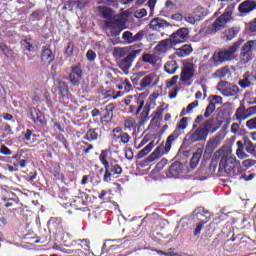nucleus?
I'll return each mask as SVG.
<instances>
[{
	"label": "nucleus",
	"mask_w": 256,
	"mask_h": 256,
	"mask_svg": "<svg viewBox=\"0 0 256 256\" xmlns=\"http://www.w3.org/2000/svg\"><path fill=\"white\" fill-rule=\"evenodd\" d=\"M231 153V148H220L214 153L213 159H215V161L220 159V169L225 171L228 175L235 177V175H239V167L241 163L235 156L231 155Z\"/></svg>",
	"instance_id": "1"
},
{
	"label": "nucleus",
	"mask_w": 256,
	"mask_h": 256,
	"mask_svg": "<svg viewBox=\"0 0 256 256\" xmlns=\"http://www.w3.org/2000/svg\"><path fill=\"white\" fill-rule=\"evenodd\" d=\"M98 13L101 17H103V19H106L104 21L106 29H120V31H123V29H125V23H127V18H125L123 15H115L111 8L103 6L98 7Z\"/></svg>",
	"instance_id": "2"
},
{
	"label": "nucleus",
	"mask_w": 256,
	"mask_h": 256,
	"mask_svg": "<svg viewBox=\"0 0 256 256\" xmlns=\"http://www.w3.org/2000/svg\"><path fill=\"white\" fill-rule=\"evenodd\" d=\"M134 103H136L138 107L135 105H130L129 113H135L136 111V115L140 114V125H144V123H147V121H149V113H151V104H145V94H139L138 98L134 101Z\"/></svg>",
	"instance_id": "3"
},
{
	"label": "nucleus",
	"mask_w": 256,
	"mask_h": 256,
	"mask_svg": "<svg viewBox=\"0 0 256 256\" xmlns=\"http://www.w3.org/2000/svg\"><path fill=\"white\" fill-rule=\"evenodd\" d=\"M233 11H235V3H231L228 5V7L225 9V12L215 19L211 27L208 28V31L210 33H217V31L225 29V25H227L231 21Z\"/></svg>",
	"instance_id": "4"
},
{
	"label": "nucleus",
	"mask_w": 256,
	"mask_h": 256,
	"mask_svg": "<svg viewBox=\"0 0 256 256\" xmlns=\"http://www.w3.org/2000/svg\"><path fill=\"white\" fill-rule=\"evenodd\" d=\"M237 49H239V43H235L227 50L215 52L210 59V63L214 67H217L218 65H221V63H225V61H231Z\"/></svg>",
	"instance_id": "5"
},
{
	"label": "nucleus",
	"mask_w": 256,
	"mask_h": 256,
	"mask_svg": "<svg viewBox=\"0 0 256 256\" xmlns=\"http://www.w3.org/2000/svg\"><path fill=\"white\" fill-rule=\"evenodd\" d=\"M176 139H177V136L170 135L166 140L165 146H158L151 153V155L148 157V163H153V161H157V159H161L163 155H167V153L171 151L173 141H176Z\"/></svg>",
	"instance_id": "6"
},
{
	"label": "nucleus",
	"mask_w": 256,
	"mask_h": 256,
	"mask_svg": "<svg viewBox=\"0 0 256 256\" xmlns=\"http://www.w3.org/2000/svg\"><path fill=\"white\" fill-rule=\"evenodd\" d=\"M211 126V121H206L203 127H200L192 132H190L186 137L190 143H197V141H205L207 135H209V127Z\"/></svg>",
	"instance_id": "7"
},
{
	"label": "nucleus",
	"mask_w": 256,
	"mask_h": 256,
	"mask_svg": "<svg viewBox=\"0 0 256 256\" xmlns=\"http://www.w3.org/2000/svg\"><path fill=\"white\" fill-rule=\"evenodd\" d=\"M253 51H256V40H249L242 46L240 53L241 63H249L253 59Z\"/></svg>",
	"instance_id": "8"
},
{
	"label": "nucleus",
	"mask_w": 256,
	"mask_h": 256,
	"mask_svg": "<svg viewBox=\"0 0 256 256\" xmlns=\"http://www.w3.org/2000/svg\"><path fill=\"white\" fill-rule=\"evenodd\" d=\"M217 91H219L224 97H235V95L239 93V87L229 82L222 81L218 83Z\"/></svg>",
	"instance_id": "9"
},
{
	"label": "nucleus",
	"mask_w": 256,
	"mask_h": 256,
	"mask_svg": "<svg viewBox=\"0 0 256 256\" xmlns=\"http://www.w3.org/2000/svg\"><path fill=\"white\" fill-rule=\"evenodd\" d=\"M207 10L201 6H198L192 13L185 14L184 21L190 25H195L197 21H201L203 17H206Z\"/></svg>",
	"instance_id": "10"
},
{
	"label": "nucleus",
	"mask_w": 256,
	"mask_h": 256,
	"mask_svg": "<svg viewBox=\"0 0 256 256\" xmlns=\"http://www.w3.org/2000/svg\"><path fill=\"white\" fill-rule=\"evenodd\" d=\"M141 53V50H133L131 53H129L128 56H126L124 59H122L118 65L124 73H127L129 69H131V65H133V61L135 60V57Z\"/></svg>",
	"instance_id": "11"
},
{
	"label": "nucleus",
	"mask_w": 256,
	"mask_h": 256,
	"mask_svg": "<svg viewBox=\"0 0 256 256\" xmlns=\"http://www.w3.org/2000/svg\"><path fill=\"white\" fill-rule=\"evenodd\" d=\"M189 35V29L180 28L170 36L172 45H179V43H185Z\"/></svg>",
	"instance_id": "12"
},
{
	"label": "nucleus",
	"mask_w": 256,
	"mask_h": 256,
	"mask_svg": "<svg viewBox=\"0 0 256 256\" xmlns=\"http://www.w3.org/2000/svg\"><path fill=\"white\" fill-rule=\"evenodd\" d=\"M195 69H197V66H195V64H193V63L184 64V67L180 74V80L183 82L191 81V79H193V77H195Z\"/></svg>",
	"instance_id": "13"
},
{
	"label": "nucleus",
	"mask_w": 256,
	"mask_h": 256,
	"mask_svg": "<svg viewBox=\"0 0 256 256\" xmlns=\"http://www.w3.org/2000/svg\"><path fill=\"white\" fill-rule=\"evenodd\" d=\"M209 104L206 107V111L204 113V117H210L211 113H213L215 111V107H217V105H222L223 104V97L218 96V95H211L209 97Z\"/></svg>",
	"instance_id": "14"
},
{
	"label": "nucleus",
	"mask_w": 256,
	"mask_h": 256,
	"mask_svg": "<svg viewBox=\"0 0 256 256\" xmlns=\"http://www.w3.org/2000/svg\"><path fill=\"white\" fill-rule=\"evenodd\" d=\"M256 114V106H252L248 109H245L244 107H239L236 110V119L237 121H245L246 119H249V117Z\"/></svg>",
	"instance_id": "15"
},
{
	"label": "nucleus",
	"mask_w": 256,
	"mask_h": 256,
	"mask_svg": "<svg viewBox=\"0 0 256 256\" xmlns=\"http://www.w3.org/2000/svg\"><path fill=\"white\" fill-rule=\"evenodd\" d=\"M121 173H123V169L121 168V166L115 164V165H107L105 166V174H104V181L106 183H109V181H111V177H113V175H121Z\"/></svg>",
	"instance_id": "16"
},
{
	"label": "nucleus",
	"mask_w": 256,
	"mask_h": 256,
	"mask_svg": "<svg viewBox=\"0 0 256 256\" xmlns=\"http://www.w3.org/2000/svg\"><path fill=\"white\" fill-rule=\"evenodd\" d=\"M221 145V137L215 136L210 138L206 144L204 155L211 157L213 155V151H215Z\"/></svg>",
	"instance_id": "17"
},
{
	"label": "nucleus",
	"mask_w": 256,
	"mask_h": 256,
	"mask_svg": "<svg viewBox=\"0 0 256 256\" xmlns=\"http://www.w3.org/2000/svg\"><path fill=\"white\" fill-rule=\"evenodd\" d=\"M254 9H256L255 0H246L238 7V10L242 15H247L248 13H251V11H254Z\"/></svg>",
	"instance_id": "18"
},
{
	"label": "nucleus",
	"mask_w": 256,
	"mask_h": 256,
	"mask_svg": "<svg viewBox=\"0 0 256 256\" xmlns=\"http://www.w3.org/2000/svg\"><path fill=\"white\" fill-rule=\"evenodd\" d=\"M194 215L201 221L202 225H205L208 221H211V212L205 210V208L200 207L194 211Z\"/></svg>",
	"instance_id": "19"
},
{
	"label": "nucleus",
	"mask_w": 256,
	"mask_h": 256,
	"mask_svg": "<svg viewBox=\"0 0 256 256\" xmlns=\"http://www.w3.org/2000/svg\"><path fill=\"white\" fill-rule=\"evenodd\" d=\"M171 24L164 19L154 18L150 21V29L153 31H159L165 29V27H170Z\"/></svg>",
	"instance_id": "20"
},
{
	"label": "nucleus",
	"mask_w": 256,
	"mask_h": 256,
	"mask_svg": "<svg viewBox=\"0 0 256 256\" xmlns=\"http://www.w3.org/2000/svg\"><path fill=\"white\" fill-rule=\"evenodd\" d=\"M81 79H82L81 68L79 66H76L72 69V72L70 73V83H72V85H74L75 87H78Z\"/></svg>",
	"instance_id": "21"
},
{
	"label": "nucleus",
	"mask_w": 256,
	"mask_h": 256,
	"mask_svg": "<svg viewBox=\"0 0 256 256\" xmlns=\"http://www.w3.org/2000/svg\"><path fill=\"white\" fill-rule=\"evenodd\" d=\"M173 45L174 44L170 38L162 40L158 45L155 46V52L156 53H167V51H169V49H171V47Z\"/></svg>",
	"instance_id": "22"
},
{
	"label": "nucleus",
	"mask_w": 256,
	"mask_h": 256,
	"mask_svg": "<svg viewBox=\"0 0 256 256\" xmlns=\"http://www.w3.org/2000/svg\"><path fill=\"white\" fill-rule=\"evenodd\" d=\"M137 127L139 124L137 123V119L133 117H128L124 121V131H137Z\"/></svg>",
	"instance_id": "23"
},
{
	"label": "nucleus",
	"mask_w": 256,
	"mask_h": 256,
	"mask_svg": "<svg viewBox=\"0 0 256 256\" xmlns=\"http://www.w3.org/2000/svg\"><path fill=\"white\" fill-rule=\"evenodd\" d=\"M30 115L34 123H45V116L43 115L42 111L32 108L30 110Z\"/></svg>",
	"instance_id": "24"
},
{
	"label": "nucleus",
	"mask_w": 256,
	"mask_h": 256,
	"mask_svg": "<svg viewBox=\"0 0 256 256\" xmlns=\"http://www.w3.org/2000/svg\"><path fill=\"white\" fill-rule=\"evenodd\" d=\"M129 53H133L131 47H124V48H114L113 55L116 59H122V57L129 56Z\"/></svg>",
	"instance_id": "25"
},
{
	"label": "nucleus",
	"mask_w": 256,
	"mask_h": 256,
	"mask_svg": "<svg viewBox=\"0 0 256 256\" xmlns=\"http://www.w3.org/2000/svg\"><path fill=\"white\" fill-rule=\"evenodd\" d=\"M201 157H203V149L202 148H198L195 153H193V156L190 160V167L192 169H195V167H197V165H199V162L201 161Z\"/></svg>",
	"instance_id": "26"
},
{
	"label": "nucleus",
	"mask_w": 256,
	"mask_h": 256,
	"mask_svg": "<svg viewBox=\"0 0 256 256\" xmlns=\"http://www.w3.org/2000/svg\"><path fill=\"white\" fill-rule=\"evenodd\" d=\"M41 59L44 61V63H53V60L55 59V55L53 54V51H51V48L44 47L41 54Z\"/></svg>",
	"instance_id": "27"
},
{
	"label": "nucleus",
	"mask_w": 256,
	"mask_h": 256,
	"mask_svg": "<svg viewBox=\"0 0 256 256\" xmlns=\"http://www.w3.org/2000/svg\"><path fill=\"white\" fill-rule=\"evenodd\" d=\"M177 69H179V64H177L175 60H170L164 65V71H166L168 75H175Z\"/></svg>",
	"instance_id": "28"
},
{
	"label": "nucleus",
	"mask_w": 256,
	"mask_h": 256,
	"mask_svg": "<svg viewBox=\"0 0 256 256\" xmlns=\"http://www.w3.org/2000/svg\"><path fill=\"white\" fill-rule=\"evenodd\" d=\"M192 51L193 48H191V45L185 44L182 47L176 49L175 55H177V57H187L188 55H191Z\"/></svg>",
	"instance_id": "29"
},
{
	"label": "nucleus",
	"mask_w": 256,
	"mask_h": 256,
	"mask_svg": "<svg viewBox=\"0 0 256 256\" xmlns=\"http://www.w3.org/2000/svg\"><path fill=\"white\" fill-rule=\"evenodd\" d=\"M155 77H157V75H155V73H150V74L146 75L144 78L141 79L140 87H142L143 89H145L147 87H151V83H153V81H155Z\"/></svg>",
	"instance_id": "30"
},
{
	"label": "nucleus",
	"mask_w": 256,
	"mask_h": 256,
	"mask_svg": "<svg viewBox=\"0 0 256 256\" xmlns=\"http://www.w3.org/2000/svg\"><path fill=\"white\" fill-rule=\"evenodd\" d=\"M236 145V155L238 159H247V157H249V154L245 153V146L243 145V141H237Z\"/></svg>",
	"instance_id": "31"
},
{
	"label": "nucleus",
	"mask_w": 256,
	"mask_h": 256,
	"mask_svg": "<svg viewBox=\"0 0 256 256\" xmlns=\"http://www.w3.org/2000/svg\"><path fill=\"white\" fill-rule=\"evenodd\" d=\"M155 147V142L151 141L145 148H143L138 154L137 159H143V157H147L151 151H153V148Z\"/></svg>",
	"instance_id": "32"
},
{
	"label": "nucleus",
	"mask_w": 256,
	"mask_h": 256,
	"mask_svg": "<svg viewBox=\"0 0 256 256\" xmlns=\"http://www.w3.org/2000/svg\"><path fill=\"white\" fill-rule=\"evenodd\" d=\"M251 81H253V75L246 73L243 76V79L239 80L238 85L242 87V89H247V87L251 86Z\"/></svg>",
	"instance_id": "33"
},
{
	"label": "nucleus",
	"mask_w": 256,
	"mask_h": 256,
	"mask_svg": "<svg viewBox=\"0 0 256 256\" xmlns=\"http://www.w3.org/2000/svg\"><path fill=\"white\" fill-rule=\"evenodd\" d=\"M56 87H58L59 93L62 95V97H67V93H69V87L67 86V83L61 80H56Z\"/></svg>",
	"instance_id": "34"
},
{
	"label": "nucleus",
	"mask_w": 256,
	"mask_h": 256,
	"mask_svg": "<svg viewBox=\"0 0 256 256\" xmlns=\"http://www.w3.org/2000/svg\"><path fill=\"white\" fill-rule=\"evenodd\" d=\"M104 111L106 114L104 115L103 119L106 121H111V119H113V111H115V104H108Z\"/></svg>",
	"instance_id": "35"
},
{
	"label": "nucleus",
	"mask_w": 256,
	"mask_h": 256,
	"mask_svg": "<svg viewBox=\"0 0 256 256\" xmlns=\"http://www.w3.org/2000/svg\"><path fill=\"white\" fill-rule=\"evenodd\" d=\"M196 107H199V101L195 100L194 102L190 103L186 108L182 109L181 111V117L185 115H189L193 109H196Z\"/></svg>",
	"instance_id": "36"
},
{
	"label": "nucleus",
	"mask_w": 256,
	"mask_h": 256,
	"mask_svg": "<svg viewBox=\"0 0 256 256\" xmlns=\"http://www.w3.org/2000/svg\"><path fill=\"white\" fill-rule=\"evenodd\" d=\"M188 119L187 118H182L179 123L177 124V128L174 132V135L175 137H179V135H175V133H179V131H185V129H187V125H188Z\"/></svg>",
	"instance_id": "37"
},
{
	"label": "nucleus",
	"mask_w": 256,
	"mask_h": 256,
	"mask_svg": "<svg viewBox=\"0 0 256 256\" xmlns=\"http://www.w3.org/2000/svg\"><path fill=\"white\" fill-rule=\"evenodd\" d=\"M142 61L144 63H149V65H157V56H155V54H144L142 56Z\"/></svg>",
	"instance_id": "38"
},
{
	"label": "nucleus",
	"mask_w": 256,
	"mask_h": 256,
	"mask_svg": "<svg viewBox=\"0 0 256 256\" xmlns=\"http://www.w3.org/2000/svg\"><path fill=\"white\" fill-rule=\"evenodd\" d=\"M238 31L235 28L228 29L224 32V35L228 41H231V39H234V37H237Z\"/></svg>",
	"instance_id": "39"
},
{
	"label": "nucleus",
	"mask_w": 256,
	"mask_h": 256,
	"mask_svg": "<svg viewBox=\"0 0 256 256\" xmlns=\"http://www.w3.org/2000/svg\"><path fill=\"white\" fill-rule=\"evenodd\" d=\"M116 139H120V143H122L123 145H127V143L131 141V136H129L125 132H122L119 136H116Z\"/></svg>",
	"instance_id": "40"
},
{
	"label": "nucleus",
	"mask_w": 256,
	"mask_h": 256,
	"mask_svg": "<svg viewBox=\"0 0 256 256\" xmlns=\"http://www.w3.org/2000/svg\"><path fill=\"white\" fill-rule=\"evenodd\" d=\"M229 73V68L227 67H222L219 70H217L214 73L215 77H218L219 79H222V77H226V75Z\"/></svg>",
	"instance_id": "41"
},
{
	"label": "nucleus",
	"mask_w": 256,
	"mask_h": 256,
	"mask_svg": "<svg viewBox=\"0 0 256 256\" xmlns=\"http://www.w3.org/2000/svg\"><path fill=\"white\" fill-rule=\"evenodd\" d=\"M109 155V152L107 150H102L101 154L99 156L100 162L104 167H107L109 165V162L107 161V156Z\"/></svg>",
	"instance_id": "42"
},
{
	"label": "nucleus",
	"mask_w": 256,
	"mask_h": 256,
	"mask_svg": "<svg viewBox=\"0 0 256 256\" xmlns=\"http://www.w3.org/2000/svg\"><path fill=\"white\" fill-rule=\"evenodd\" d=\"M119 89H123L124 91H126V93H129V91H131V89H133V85H131V82H129V80H125L119 86Z\"/></svg>",
	"instance_id": "43"
},
{
	"label": "nucleus",
	"mask_w": 256,
	"mask_h": 256,
	"mask_svg": "<svg viewBox=\"0 0 256 256\" xmlns=\"http://www.w3.org/2000/svg\"><path fill=\"white\" fill-rule=\"evenodd\" d=\"M98 135H97V132H95V130H89L87 133H86V139L88 141H96Z\"/></svg>",
	"instance_id": "44"
},
{
	"label": "nucleus",
	"mask_w": 256,
	"mask_h": 256,
	"mask_svg": "<svg viewBox=\"0 0 256 256\" xmlns=\"http://www.w3.org/2000/svg\"><path fill=\"white\" fill-rule=\"evenodd\" d=\"M145 15H147V10L145 8L138 9L134 13V17H136V19H142Z\"/></svg>",
	"instance_id": "45"
},
{
	"label": "nucleus",
	"mask_w": 256,
	"mask_h": 256,
	"mask_svg": "<svg viewBox=\"0 0 256 256\" xmlns=\"http://www.w3.org/2000/svg\"><path fill=\"white\" fill-rule=\"evenodd\" d=\"M122 39L128 43H133V33H131V31H125L122 35Z\"/></svg>",
	"instance_id": "46"
},
{
	"label": "nucleus",
	"mask_w": 256,
	"mask_h": 256,
	"mask_svg": "<svg viewBox=\"0 0 256 256\" xmlns=\"http://www.w3.org/2000/svg\"><path fill=\"white\" fill-rule=\"evenodd\" d=\"M177 81H179V76H173V77L166 83L167 89H171V87H174V85H177Z\"/></svg>",
	"instance_id": "47"
},
{
	"label": "nucleus",
	"mask_w": 256,
	"mask_h": 256,
	"mask_svg": "<svg viewBox=\"0 0 256 256\" xmlns=\"http://www.w3.org/2000/svg\"><path fill=\"white\" fill-rule=\"evenodd\" d=\"M244 147L247 153H250V155H254L255 145H253V142L247 143L246 145H244Z\"/></svg>",
	"instance_id": "48"
},
{
	"label": "nucleus",
	"mask_w": 256,
	"mask_h": 256,
	"mask_svg": "<svg viewBox=\"0 0 256 256\" xmlns=\"http://www.w3.org/2000/svg\"><path fill=\"white\" fill-rule=\"evenodd\" d=\"M246 127L250 130H256V117L246 122Z\"/></svg>",
	"instance_id": "49"
},
{
	"label": "nucleus",
	"mask_w": 256,
	"mask_h": 256,
	"mask_svg": "<svg viewBox=\"0 0 256 256\" xmlns=\"http://www.w3.org/2000/svg\"><path fill=\"white\" fill-rule=\"evenodd\" d=\"M88 61H95L97 59V54L93 50H88L86 53Z\"/></svg>",
	"instance_id": "50"
},
{
	"label": "nucleus",
	"mask_w": 256,
	"mask_h": 256,
	"mask_svg": "<svg viewBox=\"0 0 256 256\" xmlns=\"http://www.w3.org/2000/svg\"><path fill=\"white\" fill-rule=\"evenodd\" d=\"M0 153H2V155H13V152L5 145L0 147Z\"/></svg>",
	"instance_id": "51"
},
{
	"label": "nucleus",
	"mask_w": 256,
	"mask_h": 256,
	"mask_svg": "<svg viewBox=\"0 0 256 256\" xmlns=\"http://www.w3.org/2000/svg\"><path fill=\"white\" fill-rule=\"evenodd\" d=\"M73 48H74V45L73 43L70 42L65 51V55H67V57H71V55H73Z\"/></svg>",
	"instance_id": "52"
},
{
	"label": "nucleus",
	"mask_w": 256,
	"mask_h": 256,
	"mask_svg": "<svg viewBox=\"0 0 256 256\" xmlns=\"http://www.w3.org/2000/svg\"><path fill=\"white\" fill-rule=\"evenodd\" d=\"M239 129H241V126L238 123H233L231 125V133H233L234 135H237V133H239Z\"/></svg>",
	"instance_id": "53"
},
{
	"label": "nucleus",
	"mask_w": 256,
	"mask_h": 256,
	"mask_svg": "<svg viewBox=\"0 0 256 256\" xmlns=\"http://www.w3.org/2000/svg\"><path fill=\"white\" fill-rule=\"evenodd\" d=\"M156 3H157V0H149L148 1V7L150 9V15H153V11L155 10Z\"/></svg>",
	"instance_id": "54"
},
{
	"label": "nucleus",
	"mask_w": 256,
	"mask_h": 256,
	"mask_svg": "<svg viewBox=\"0 0 256 256\" xmlns=\"http://www.w3.org/2000/svg\"><path fill=\"white\" fill-rule=\"evenodd\" d=\"M23 45H25V49H27V51H33V45L31 44V40L26 39L23 41Z\"/></svg>",
	"instance_id": "55"
},
{
	"label": "nucleus",
	"mask_w": 256,
	"mask_h": 256,
	"mask_svg": "<svg viewBox=\"0 0 256 256\" xmlns=\"http://www.w3.org/2000/svg\"><path fill=\"white\" fill-rule=\"evenodd\" d=\"M171 19L173 21H183V14H181V13L172 14Z\"/></svg>",
	"instance_id": "56"
},
{
	"label": "nucleus",
	"mask_w": 256,
	"mask_h": 256,
	"mask_svg": "<svg viewBox=\"0 0 256 256\" xmlns=\"http://www.w3.org/2000/svg\"><path fill=\"white\" fill-rule=\"evenodd\" d=\"M143 39V32H138L136 35L133 36V39L131 40L132 43H135L137 41H141Z\"/></svg>",
	"instance_id": "57"
},
{
	"label": "nucleus",
	"mask_w": 256,
	"mask_h": 256,
	"mask_svg": "<svg viewBox=\"0 0 256 256\" xmlns=\"http://www.w3.org/2000/svg\"><path fill=\"white\" fill-rule=\"evenodd\" d=\"M161 115H163V108L160 107L154 112V119H161Z\"/></svg>",
	"instance_id": "58"
},
{
	"label": "nucleus",
	"mask_w": 256,
	"mask_h": 256,
	"mask_svg": "<svg viewBox=\"0 0 256 256\" xmlns=\"http://www.w3.org/2000/svg\"><path fill=\"white\" fill-rule=\"evenodd\" d=\"M80 247H82V249H84L85 251H87V249H89V242L87 240H80Z\"/></svg>",
	"instance_id": "59"
},
{
	"label": "nucleus",
	"mask_w": 256,
	"mask_h": 256,
	"mask_svg": "<svg viewBox=\"0 0 256 256\" xmlns=\"http://www.w3.org/2000/svg\"><path fill=\"white\" fill-rule=\"evenodd\" d=\"M0 49H1L2 53H4V55L9 57V48L7 47V45L1 44Z\"/></svg>",
	"instance_id": "60"
},
{
	"label": "nucleus",
	"mask_w": 256,
	"mask_h": 256,
	"mask_svg": "<svg viewBox=\"0 0 256 256\" xmlns=\"http://www.w3.org/2000/svg\"><path fill=\"white\" fill-rule=\"evenodd\" d=\"M31 137H33V132H31V130H27L24 134L25 141H31Z\"/></svg>",
	"instance_id": "61"
},
{
	"label": "nucleus",
	"mask_w": 256,
	"mask_h": 256,
	"mask_svg": "<svg viewBox=\"0 0 256 256\" xmlns=\"http://www.w3.org/2000/svg\"><path fill=\"white\" fill-rule=\"evenodd\" d=\"M243 145L245 147V145H247V143H251V136H249V133H247L245 136H243Z\"/></svg>",
	"instance_id": "62"
},
{
	"label": "nucleus",
	"mask_w": 256,
	"mask_h": 256,
	"mask_svg": "<svg viewBox=\"0 0 256 256\" xmlns=\"http://www.w3.org/2000/svg\"><path fill=\"white\" fill-rule=\"evenodd\" d=\"M125 105H131L133 103V96H128L124 99Z\"/></svg>",
	"instance_id": "63"
},
{
	"label": "nucleus",
	"mask_w": 256,
	"mask_h": 256,
	"mask_svg": "<svg viewBox=\"0 0 256 256\" xmlns=\"http://www.w3.org/2000/svg\"><path fill=\"white\" fill-rule=\"evenodd\" d=\"M125 155H126V159H129V160L133 159V151L132 150L126 151Z\"/></svg>",
	"instance_id": "64"
}]
</instances>
